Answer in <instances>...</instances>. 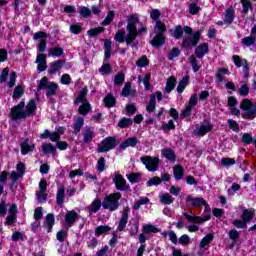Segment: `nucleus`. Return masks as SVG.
<instances>
[{
    "mask_svg": "<svg viewBox=\"0 0 256 256\" xmlns=\"http://www.w3.org/2000/svg\"><path fill=\"white\" fill-rule=\"evenodd\" d=\"M125 83V74L124 73H119L115 75L114 77V84L117 85L118 87H121Z\"/></svg>",
    "mask_w": 256,
    "mask_h": 256,
    "instance_id": "nucleus-47",
    "label": "nucleus"
},
{
    "mask_svg": "<svg viewBox=\"0 0 256 256\" xmlns=\"http://www.w3.org/2000/svg\"><path fill=\"white\" fill-rule=\"evenodd\" d=\"M186 205L187 207H201V205H207V202L203 198L187 196Z\"/></svg>",
    "mask_w": 256,
    "mask_h": 256,
    "instance_id": "nucleus-14",
    "label": "nucleus"
},
{
    "mask_svg": "<svg viewBox=\"0 0 256 256\" xmlns=\"http://www.w3.org/2000/svg\"><path fill=\"white\" fill-rule=\"evenodd\" d=\"M126 31L127 35H125V31L118 30L114 39L117 43H126L128 46L133 45L137 37L147 33V25L141 24L139 14H131L127 19Z\"/></svg>",
    "mask_w": 256,
    "mask_h": 256,
    "instance_id": "nucleus-1",
    "label": "nucleus"
},
{
    "mask_svg": "<svg viewBox=\"0 0 256 256\" xmlns=\"http://www.w3.org/2000/svg\"><path fill=\"white\" fill-rule=\"evenodd\" d=\"M213 130V126L211 124H198L196 125V129L194 130V135H199V137H205L207 133Z\"/></svg>",
    "mask_w": 256,
    "mask_h": 256,
    "instance_id": "nucleus-13",
    "label": "nucleus"
},
{
    "mask_svg": "<svg viewBox=\"0 0 256 256\" xmlns=\"http://www.w3.org/2000/svg\"><path fill=\"white\" fill-rule=\"evenodd\" d=\"M78 11L82 17L85 19L91 17V10L88 7L81 6L78 8Z\"/></svg>",
    "mask_w": 256,
    "mask_h": 256,
    "instance_id": "nucleus-52",
    "label": "nucleus"
},
{
    "mask_svg": "<svg viewBox=\"0 0 256 256\" xmlns=\"http://www.w3.org/2000/svg\"><path fill=\"white\" fill-rule=\"evenodd\" d=\"M187 85H189V78L187 76H184L177 86V92L183 93V91H185V87H187Z\"/></svg>",
    "mask_w": 256,
    "mask_h": 256,
    "instance_id": "nucleus-38",
    "label": "nucleus"
},
{
    "mask_svg": "<svg viewBox=\"0 0 256 256\" xmlns=\"http://www.w3.org/2000/svg\"><path fill=\"white\" fill-rule=\"evenodd\" d=\"M199 41H201V31L198 30L193 34L188 35V37L183 40L182 47H184V49H193Z\"/></svg>",
    "mask_w": 256,
    "mask_h": 256,
    "instance_id": "nucleus-6",
    "label": "nucleus"
},
{
    "mask_svg": "<svg viewBox=\"0 0 256 256\" xmlns=\"http://www.w3.org/2000/svg\"><path fill=\"white\" fill-rule=\"evenodd\" d=\"M229 74V68H220L216 73V79L220 83L223 81V76Z\"/></svg>",
    "mask_w": 256,
    "mask_h": 256,
    "instance_id": "nucleus-48",
    "label": "nucleus"
},
{
    "mask_svg": "<svg viewBox=\"0 0 256 256\" xmlns=\"http://www.w3.org/2000/svg\"><path fill=\"white\" fill-rule=\"evenodd\" d=\"M137 143H139V140L136 137L128 138L120 144L119 151H125L129 147H135Z\"/></svg>",
    "mask_w": 256,
    "mask_h": 256,
    "instance_id": "nucleus-19",
    "label": "nucleus"
},
{
    "mask_svg": "<svg viewBox=\"0 0 256 256\" xmlns=\"http://www.w3.org/2000/svg\"><path fill=\"white\" fill-rule=\"evenodd\" d=\"M56 203L59 206L65 203V186H63V184L58 185L57 194H56Z\"/></svg>",
    "mask_w": 256,
    "mask_h": 256,
    "instance_id": "nucleus-21",
    "label": "nucleus"
},
{
    "mask_svg": "<svg viewBox=\"0 0 256 256\" xmlns=\"http://www.w3.org/2000/svg\"><path fill=\"white\" fill-rule=\"evenodd\" d=\"M113 45V42L111 39H106L104 41V50H105V59L111 58V47Z\"/></svg>",
    "mask_w": 256,
    "mask_h": 256,
    "instance_id": "nucleus-35",
    "label": "nucleus"
},
{
    "mask_svg": "<svg viewBox=\"0 0 256 256\" xmlns=\"http://www.w3.org/2000/svg\"><path fill=\"white\" fill-rule=\"evenodd\" d=\"M183 175H185V172L183 171V166H175L174 167V179L176 181H181L183 179Z\"/></svg>",
    "mask_w": 256,
    "mask_h": 256,
    "instance_id": "nucleus-36",
    "label": "nucleus"
},
{
    "mask_svg": "<svg viewBox=\"0 0 256 256\" xmlns=\"http://www.w3.org/2000/svg\"><path fill=\"white\" fill-rule=\"evenodd\" d=\"M184 217H186L189 223H205V221H209L211 219V216L201 218L199 216H191L188 213H184Z\"/></svg>",
    "mask_w": 256,
    "mask_h": 256,
    "instance_id": "nucleus-25",
    "label": "nucleus"
},
{
    "mask_svg": "<svg viewBox=\"0 0 256 256\" xmlns=\"http://www.w3.org/2000/svg\"><path fill=\"white\" fill-rule=\"evenodd\" d=\"M141 161L145 165L146 169L150 172H155L159 169V158L146 156L142 157Z\"/></svg>",
    "mask_w": 256,
    "mask_h": 256,
    "instance_id": "nucleus-9",
    "label": "nucleus"
},
{
    "mask_svg": "<svg viewBox=\"0 0 256 256\" xmlns=\"http://www.w3.org/2000/svg\"><path fill=\"white\" fill-rule=\"evenodd\" d=\"M96 169L98 173H103V171H105V158H99L96 164Z\"/></svg>",
    "mask_w": 256,
    "mask_h": 256,
    "instance_id": "nucleus-59",
    "label": "nucleus"
},
{
    "mask_svg": "<svg viewBox=\"0 0 256 256\" xmlns=\"http://www.w3.org/2000/svg\"><path fill=\"white\" fill-rule=\"evenodd\" d=\"M23 93H25V90H23V87L16 86L13 92V99H21L23 97Z\"/></svg>",
    "mask_w": 256,
    "mask_h": 256,
    "instance_id": "nucleus-49",
    "label": "nucleus"
},
{
    "mask_svg": "<svg viewBox=\"0 0 256 256\" xmlns=\"http://www.w3.org/2000/svg\"><path fill=\"white\" fill-rule=\"evenodd\" d=\"M157 98L155 97V94L150 95V101L148 105L146 106L147 113H153L157 107Z\"/></svg>",
    "mask_w": 256,
    "mask_h": 256,
    "instance_id": "nucleus-32",
    "label": "nucleus"
},
{
    "mask_svg": "<svg viewBox=\"0 0 256 256\" xmlns=\"http://www.w3.org/2000/svg\"><path fill=\"white\" fill-rule=\"evenodd\" d=\"M100 73L101 75H109V73H111V64L104 63V65L100 67Z\"/></svg>",
    "mask_w": 256,
    "mask_h": 256,
    "instance_id": "nucleus-62",
    "label": "nucleus"
},
{
    "mask_svg": "<svg viewBox=\"0 0 256 256\" xmlns=\"http://www.w3.org/2000/svg\"><path fill=\"white\" fill-rule=\"evenodd\" d=\"M234 65L237 67H243L244 71H249V62L246 59H241L239 55H234L232 57Z\"/></svg>",
    "mask_w": 256,
    "mask_h": 256,
    "instance_id": "nucleus-24",
    "label": "nucleus"
},
{
    "mask_svg": "<svg viewBox=\"0 0 256 256\" xmlns=\"http://www.w3.org/2000/svg\"><path fill=\"white\" fill-rule=\"evenodd\" d=\"M242 4V11L247 15L249 13V9H253V6H251V1L249 0H241Z\"/></svg>",
    "mask_w": 256,
    "mask_h": 256,
    "instance_id": "nucleus-58",
    "label": "nucleus"
},
{
    "mask_svg": "<svg viewBox=\"0 0 256 256\" xmlns=\"http://www.w3.org/2000/svg\"><path fill=\"white\" fill-rule=\"evenodd\" d=\"M99 209H101V200L99 198H96L90 206L86 207L88 213H97Z\"/></svg>",
    "mask_w": 256,
    "mask_h": 256,
    "instance_id": "nucleus-29",
    "label": "nucleus"
},
{
    "mask_svg": "<svg viewBox=\"0 0 256 256\" xmlns=\"http://www.w3.org/2000/svg\"><path fill=\"white\" fill-rule=\"evenodd\" d=\"M36 196L39 203H45L47 201V180H40L39 191L36 192Z\"/></svg>",
    "mask_w": 256,
    "mask_h": 256,
    "instance_id": "nucleus-11",
    "label": "nucleus"
},
{
    "mask_svg": "<svg viewBox=\"0 0 256 256\" xmlns=\"http://www.w3.org/2000/svg\"><path fill=\"white\" fill-rule=\"evenodd\" d=\"M37 70L41 73L47 69V56L45 54H39L36 58Z\"/></svg>",
    "mask_w": 256,
    "mask_h": 256,
    "instance_id": "nucleus-15",
    "label": "nucleus"
},
{
    "mask_svg": "<svg viewBox=\"0 0 256 256\" xmlns=\"http://www.w3.org/2000/svg\"><path fill=\"white\" fill-rule=\"evenodd\" d=\"M159 199L162 205H171L175 201V198L169 193L160 194Z\"/></svg>",
    "mask_w": 256,
    "mask_h": 256,
    "instance_id": "nucleus-30",
    "label": "nucleus"
},
{
    "mask_svg": "<svg viewBox=\"0 0 256 256\" xmlns=\"http://www.w3.org/2000/svg\"><path fill=\"white\" fill-rule=\"evenodd\" d=\"M104 103H105L106 107H113V105H115V103H116L115 97H113V95H111V94H108L104 98Z\"/></svg>",
    "mask_w": 256,
    "mask_h": 256,
    "instance_id": "nucleus-55",
    "label": "nucleus"
},
{
    "mask_svg": "<svg viewBox=\"0 0 256 256\" xmlns=\"http://www.w3.org/2000/svg\"><path fill=\"white\" fill-rule=\"evenodd\" d=\"M255 217V209L250 208H243L242 209V216L241 218L246 222V223H250V221H253Z\"/></svg>",
    "mask_w": 256,
    "mask_h": 256,
    "instance_id": "nucleus-20",
    "label": "nucleus"
},
{
    "mask_svg": "<svg viewBox=\"0 0 256 256\" xmlns=\"http://www.w3.org/2000/svg\"><path fill=\"white\" fill-rule=\"evenodd\" d=\"M130 125H133V120L129 118H122L118 122V127H120L121 129H126V127H130Z\"/></svg>",
    "mask_w": 256,
    "mask_h": 256,
    "instance_id": "nucleus-46",
    "label": "nucleus"
},
{
    "mask_svg": "<svg viewBox=\"0 0 256 256\" xmlns=\"http://www.w3.org/2000/svg\"><path fill=\"white\" fill-rule=\"evenodd\" d=\"M150 17L153 21H156L154 26L155 37L150 41V44L152 47H163L165 45V31H167V27L158 20L161 17V12L158 9H154L151 11Z\"/></svg>",
    "mask_w": 256,
    "mask_h": 256,
    "instance_id": "nucleus-2",
    "label": "nucleus"
},
{
    "mask_svg": "<svg viewBox=\"0 0 256 256\" xmlns=\"http://www.w3.org/2000/svg\"><path fill=\"white\" fill-rule=\"evenodd\" d=\"M213 234H207L201 241H200V249H205L207 245L213 241Z\"/></svg>",
    "mask_w": 256,
    "mask_h": 256,
    "instance_id": "nucleus-41",
    "label": "nucleus"
},
{
    "mask_svg": "<svg viewBox=\"0 0 256 256\" xmlns=\"http://www.w3.org/2000/svg\"><path fill=\"white\" fill-rule=\"evenodd\" d=\"M162 155L169 161H175V152H173L170 148H166L162 150Z\"/></svg>",
    "mask_w": 256,
    "mask_h": 256,
    "instance_id": "nucleus-42",
    "label": "nucleus"
},
{
    "mask_svg": "<svg viewBox=\"0 0 256 256\" xmlns=\"http://www.w3.org/2000/svg\"><path fill=\"white\" fill-rule=\"evenodd\" d=\"M172 37H174V39H181V37H183V27L181 25L175 27Z\"/></svg>",
    "mask_w": 256,
    "mask_h": 256,
    "instance_id": "nucleus-53",
    "label": "nucleus"
},
{
    "mask_svg": "<svg viewBox=\"0 0 256 256\" xmlns=\"http://www.w3.org/2000/svg\"><path fill=\"white\" fill-rule=\"evenodd\" d=\"M175 83H177V80H175L174 77L168 78L166 82L165 93H171V91L175 89Z\"/></svg>",
    "mask_w": 256,
    "mask_h": 256,
    "instance_id": "nucleus-37",
    "label": "nucleus"
},
{
    "mask_svg": "<svg viewBox=\"0 0 256 256\" xmlns=\"http://www.w3.org/2000/svg\"><path fill=\"white\" fill-rule=\"evenodd\" d=\"M34 41H39L37 49L40 53H45L47 50V33L43 31L36 32L33 36Z\"/></svg>",
    "mask_w": 256,
    "mask_h": 256,
    "instance_id": "nucleus-8",
    "label": "nucleus"
},
{
    "mask_svg": "<svg viewBox=\"0 0 256 256\" xmlns=\"http://www.w3.org/2000/svg\"><path fill=\"white\" fill-rule=\"evenodd\" d=\"M37 109V104L35 100H30L25 107V102H20L18 105L11 109V117L13 121H19L21 119H27L35 113Z\"/></svg>",
    "mask_w": 256,
    "mask_h": 256,
    "instance_id": "nucleus-3",
    "label": "nucleus"
},
{
    "mask_svg": "<svg viewBox=\"0 0 256 256\" xmlns=\"http://www.w3.org/2000/svg\"><path fill=\"white\" fill-rule=\"evenodd\" d=\"M35 149V145L29 144V141L26 140L21 144V153L22 155H27V153L33 151Z\"/></svg>",
    "mask_w": 256,
    "mask_h": 256,
    "instance_id": "nucleus-33",
    "label": "nucleus"
},
{
    "mask_svg": "<svg viewBox=\"0 0 256 256\" xmlns=\"http://www.w3.org/2000/svg\"><path fill=\"white\" fill-rule=\"evenodd\" d=\"M95 138V132L91 128H86L83 131V141L84 143H91Z\"/></svg>",
    "mask_w": 256,
    "mask_h": 256,
    "instance_id": "nucleus-28",
    "label": "nucleus"
},
{
    "mask_svg": "<svg viewBox=\"0 0 256 256\" xmlns=\"http://www.w3.org/2000/svg\"><path fill=\"white\" fill-rule=\"evenodd\" d=\"M53 225H55V216L53 214H47L45 222L43 224V227L47 231V233H51Z\"/></svg>",
    "mask_w": 256,
    "mask_h": 256,
    "instance_id": "nucleus-22",
    "label": "nucleus"
},
{
    "mask_svg": "<svg viewBox=\"0 0 256 256\" xmlns=\"http://www.w3.org/2000/svg\"><path fill=\"white\" fill-rule=\"evenodd\" d=\"M137 95V90L131 88V82H126L122 92L121 96L122 97H135Z\"/></svg>",
    "mask_w": 256,
    "mask_h": 256,
    "instance_id": "nucleus-17",
    "label": "nucleus"
},
{
    "mask_svg": "<svg viewBox=\"0 0 256 256\" xmlns=\"http://www.w3.org/2000/svg\"><path fill=\"white\" fill-rule=\"evenodd\" d=\"M207 53H209V44L202 43L198 47H196L195 55L198 59H203V57H205Z\"/></svg>",
    "mask_w": 256,
    "mask_h": 256,
    "instance_id": "nucleus-16",
    "label": "nucleus"
},
{
    "mask_svg": "<svg viewBox=\"0 0 256 256\" xmlns=\"http://www.w3.org/2000/svg\"><path fill=\"white\" fill-rule=\"evenodd\" d=\"M190 64L192 65V69L194 71V73H197V71H199L200 67L199 64H197V58H195V56H190L189 58Z\"/></svg>",
    "mask_w": 256,
    "mask_h": 256,
    "instance_id": "nucleus-63",
    "label": "nucleus"
},
{
    "mask_svg": "<svg viewBox=\"0 0 256 256\" xmlns=\"http://www.w3.org/2000/svg\"><path fill=\"white\" fill-rule=\"evenodd\" d=\"M113 19H115V12L109 11L104 21L101 23L103 26L111 25L113 23Z\"/></svg>",
    "mask_w": 256,
    "mask_h": 256,
    "instance_id": "nucleus-44",
    "label": "nucleus"
},
{
    "mask_svg": "<svg viewBox=\"0 0 256 256\" xmlns=\"http://www.w3.org/2000/svg\"><path fill=\"white\" fill-rule=\"evenodd\" d=\"M143 231H144V233H157V231H159V230L157 229V227H155L151 224H145L143 226Z\"/></svg>",
    "mask_w": 256,
    "mask_h": 256,
    "instance_id": "nucleus-64",
    "label": "nucleus"
},
{
    "mask_svg": "<svg viewBox=\"0 0 256 256\" xmlns=\"http://www.w3.org/2000/svg\"><path fill=\"white\" fill-rule=\"evenodd\" d=\"M89 111H91V104H89V102H83L78 108L80 115H87Z\"/></svg>",
    "mask_w": 256,
    "mask_h": 256,
    "instance_id": "nucleus-39",
    "label": "nucleus"
},
{
    "mask_svg": "<svg viewBox=\"0 0 256 256\" xmlns=\"http://www.w3.org/2000/svg\"><path fill=\"white\" fill-rule=\"evenodd\" d=\"M244 47H255L256 48V25L250 30V36H246L242 39Z\"/></svg>",
    "mask_w": 256,
    "mask_h": 256,
    "instance_id": "nucleus-12",
    "label": "nucleus"
},
{
    "mask_svg": "<svg viewBox=\"0 0 256 256\" xmlns=\"http://www.w3.org/2000/svg\"><path fill=\"white\" fill-rule=\"evenodd\" d=\"M240 109L244 111V119H255L256 117V104H253L251 100L244 99L240 104Z\"/></svg>",
    "mask_w": 256,
    "mask_h": 256,
    "instance_id": "nucleus-5",
    "label": "nucleus"
},
{
    "mask_svg": "<svg viewBox=\"0 0 256 256\" xmlns=\"http://www.w3.org/2000/svg\"><path fill=\"white\" fill-rule=\"evenodd\" d=\"M127 221H129V208H124L118 225V231H123L127 227Z\"/></svg>",
    "mask_w": 256,
    "mask_h": 256,
    "instance_id": "nucleus-18",
    "label": "nucleus"
},
{
    "mask_svg": "<svg viewBox=\"0 0 256 256\" xmlns=\"http://www.w3.org/2000/svg\"><path fill=\"white\" fill-rule=\"evenodd\" d=\"M239 95L241 97H247L249 95V86L247 84H242L238 90Z\"/></svg>",
    "mask_w": 256,
    "mask_h": 256,
    "instance_id": "nucleus-60",
    "label": "nucleus"
},
{
    "mask_svg": "<svg viewBox=\"0 0 256 256\" xmlns=\"http://www.w3.org/2000/svg\"><path fill=\"white\" fill-rule=\"evenodd\" d=\"M221 167H232L235 165V159L233 158H222L220 161Z\"/></svg>",
    "mask_w": 256,
    "mask_h": 256,
    "instance_id": "nucleus-51",
    "label": "nucleus"
},
{
    "mask_svg": "<svg viewBox=\"0 0 256 256\" xmlns=\"http://www.w3.org/2000/svg\"><path fill=\"white\" fill-rule=\"evenodd\" d=\"M85 123V120L82 117H78L75 121L74 124V133L75 135H77V133H79V131H81V128L83 127Z\"/></svg>",
    "mask_w": 256,
    "mask_h": 256,
    "instance_id": "nucleus-43",
    "label": "nucleus"
},
{
    "mask_svg": "<svg viewBox=\"0 0 256 256\" xmlns=\"http://www.w3.org/2000/svg\"><path fill=\"white\" fill-rule=\"evenodd\" d=\"M79 217V214L75 211H68L65 216V223L69 225L70 227L75 224V221H77V218Z\"/></svg>",
    "mask_w": 256,
    "mask_h": 256,
    "instance_id": "nucleus-26",
    "label": "nucleus"
},
{
    "mask_svg": "<svg viewBox=\"0 0 256 256\" xmlns=\"http://www.w3.org/2000/svg\"><path fill=\"white\" fill-rule=\"evenodd\" d=\"M229 238L233 243H236V241L239 239V231L236 229H232L228 232Z\"/></svg>",
    "mask_w": 256,
    "mask_h": 256,
    "instance_id": "nucleus-61",
    "label": "nucleus"
},
{
    "mask_svg": "<svg viewBox=\"0 0 256 256\" xmlns=\"http://www.w3.org/2000/svg\"><path fill=\"white\" fill-rule=\"evenodd\" d=\"M234 19H235V9L233 8V6H230L228 9H226V12L224 14V23L226 25H231Z\"/></svg>",
    "mask_w": 256,
    "mask_h": 256,
    "instance_id": "nucleus-23",
    "label": "nucleus"
},
{
    "mask_svg": "<svg viewBox=\"0 0 256 256\" xmlns=\"http://www.w3.org/2000/svg\"><path fill=\"white\" fill-rule=\"evenodd\" d=\"M57 89H59V84H57L55 82H50L46 88V96L53 97V95H55V93H57Z\"/></svg>",
    "mask_w": 256,
    "mask_h": 256,
    "instance_id": "nucleus-31",
    "label": "nucleus"
},
{
    "mask_svg": "<svg viewBox=\"0 0 256 256\" xmlns=\"http://www.w3.org/2000/svg\"><path fill=\"white\" fill-rule=\"evenodd\" d=\"M119 199H121V193L116 192L106 196L102 203L104 209H109V211H117L119 209Z\"/></svg>",
    "mask_w": 256,
    "mask_h": 256,
    "instance_id": "nucleus-4",
    "label": "nucleus"
},
{
    "mask_svg": "<svg viewBox=\"0 0 256 256\" xmlns=\"http://www.w3.org/2000/svg\"><path fill=\"white\" fill-rule=\"evenodd\" d=\"M117 147V140L115 137H106L101 141L100 145H98V153H108Z\"/></svg>",
    "mask_w": 256,
    "mask_h": 256,
    "instance_id": "nucleus-7",
    "label": "nucleus"
},
{
    "mask_svg": "<svg viewBox=\"0 0 256 256\" xmlns=\"http://www.w3.org/2000/svg\"><path fill=\"white\" fill-rule=\"evenodd\" d=\"M103 31H105V28L103 27L93 28L87 31V35L89 37H95L96 35H99V33H103Z\"/></svg>",
    "mask_w": 256,
    "mask_h": 256,
    "instance_id": "nucleus-54",
    "label": "nucleus"
},
{
    "mask_svg": "<svg viewBox=\"0 0 256 256\" xmlns=\"http://www.w3.org/2000/svg\"><path fill=\"white\" fill-rule=\"evenodd\" d=\"M179 55H181V50H179V48H173L168 54V59L169 61H173L176 57H179Z\"/></svg>",
    "mask_w": 256,
    "mask_h": 256,
    "instance_id": "nucleus-57",
    "label": "nucleus"
},
{
    "mask_svg": "<svg viewBox=\"0 0 256 256\" xmlns=\"http://www.w3.org/2000/svg\"><path fill=\"white\" fill-rule=\"evenodd\" d=\"M111 230V227L107 226V225H103V226H98L95 229V235L97 237H99V235H104V233H109V231Z\"/></svg>",
    "mask_w": 256,
    "mask_h": 256,
    "instance_id": "nucleus-45",
    "label": "nucleus"
},
{
    "mask_svg": "<svg viewBox=\"0 0 256 256\" xmlns=\"http://www.w3.org/2000/svg\"><path fill=\"white\" fill-rule=\"evenodd\" d=\"M63 65H65L64 60H57V61L52 62L50 65V69H49L50 75H55V73H57L59 71V69H61V67H63Z\"/></svg>",
    "mask_w": 256,
    "mask_h": 256,
    "instance_id": "nucleus-27",
    "label": "nucleus"
},
{
    "mask_svg": "<svg viewBox=\"0 0 256 256\" xmlns=\"http://www.w3.org/2000/svg\"><path fill=\"white\" fill-rule=\"evenodd\" d=\"M87 89L86 88H83L81 91H80V94L78 96V98L76 99V101L78 103H89L87 101Z\"/></svg>",
    "mask_w": 256,
    "mask_h": 256,
    "instance_id": "nucleus-50",
    "label": "nucleus"
},
{
    "mask_svg": "<svg viewBox=\"0 0 256 256\" xmlns=\"http://www.w3.org/2000/svg\"><path fill=\"white\" fill-rule=\"evenodd\" d=\"M112 181L118 191H130L131 190L129 185H127V181L125 180V178H123V176L121 174H118V173L115 174Z\"/></svg>",
    "mask_w": 256,
    "mask_h": 256,
    "instance_id": "nucleus-10",
    "label": "nucleus"
},
{
    "mask_svg": "<svg viewBox=\"0 0 256 256\" xmlns=\"http://www.w3.org/2000/svg\"><path fill=\"white\" fill-rule=\"evenodd\" d=\"M138 81H142L146 91H149L151 89V74H145L144 78L142 79L141 76L138 77Z\"/></svg>",
    "mask_w": 256,
    "mask_h": 256,
    "instance_id": "nucleus-34",
    "label": "nucleus"
},
{
    "mask_svg": "<svg viewBox=\"0 0 256 256\" xmlns=\"http://www.w3.org/2000/svg\"><path fill=\"white\" fill-rule=\"evenodd\" d=\"M42 151L45 155H49L50 153H55L57 149L55 148V146H53V144L45 143L42 145Z\"/></svg>",
    "mask_w": 256,
    "mask_h": 256,
    "instance_id": "nucleus-40",
    "label": "nucleus"
},
{
    "mask_svg": "<svg viewBox=\"0 0 256 256\" xmlns=\"http://www.w3.org/2000/svg\"><path fill=\"white\" fill-rule=\"evenodd\" d=\"M63 53H64L63 48H53L50 50L48 57H61Z\"/></svg>",
    "mask_w": 256,
    "mask_h": 256,
    "instance_id": "nucleus-56",
    "label": "nucleus"
}]
</instances>
